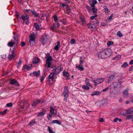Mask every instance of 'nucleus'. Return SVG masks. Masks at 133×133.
Here are the masks:
<instances>
[{"label":"nucleus","instance_id":"obj_38","mask_svg":"<svg viewBox=\"0 0 133 133\" xmlns=\"http://www.w3.org/2000/svg\"><path fill=\"white\" fill-rule=\"evenodd\" d=\"M66 13L68 14H69L71 11V9L69 8V6L68 7H66Z\"/></svg>","mask_w":133,"mask_h":133},{"label":"nucleus","instance_id":"obj_57","mask_svg":"<svg viewBox=\"0 0 133 133\" xmlns=\"http://www.w3.org/2000/svg\"><path fill=\"white\" fill-rule=\"evenodd\" d=\"M25 43L24 42H22L21 44V46H25Z\"/></svg>","mask_w":133,"mask_h":133},{"label":"nucleus","instance_id":"obj_48","mask_svg":"<svg viewBox=\"0 0 133 133\" xmlns=\"http://www.w3.org/2000/svg\"><path fill=\"white\" fill-rule=\"evenodd\" d=\"M12 105V103H9L7 104H6V105L7 107H11Z\"/></svg>","mask_w":133,"mask_h":133},{"label":"nucleus","instance_id":"obj_64","mask_svg":"<svg viewBox=\"0 0 133 133\" xmlns=\"http://www.w3.org/2000/svg\"><path fill=\"white\" fill-rule=\"evenodd\" d=\"M16 12V15L17 16H18L19 15V14L18 13Z\"/></svg>","mask_w":133,"mask_h":133},{"label":"nucleus","instance_id":"obj_7","mask_svg":"<svg viewBox=\"0 0 133 133\" xmlns=\"http://www.w3.org/2000/svg\"><path fill=\"white\" fill-rule=\"evenodd\" d=\"M15 55V54L14 53V51H12L10 53L8 56V58L9 60H12L14 58Z\"/></svg>","mask_w":133,"mask_h":133},{"label":"nucleus","instance_id":"obj_43","mask_svg":"<svg viewBox=\"0 0 133 133\" xmlns=\"http://www.w3.org/2000/svg\"><path fill=\"white\" fill-rule=\"evenodd\" d=\"M75 42V40L74 39H72L70 41V43L71 44H74Z\"/></svg>","mask_w":133,"mask_h":133},{"label":"nucleus","instance_id":"obj_40","mask_svg":"<svg viewBox=\"0 0 133 133\" xmlns=\"http://www.w3.org/2000/svg\"><path fill=\"white\" fill-rule=\"evenodd\" d=\"M1 58L3 59H5L6 58V55L5 54H3L1 56Z\"/></svg>","mask_w":133,"mask_h":133},{"label":"nucleus","instance_id":"obj_42","mask_svg":"<svg viewBox=\"0 0 133 133\" xmlns=\"http://www.w3.org/2000/svg\"><path fill=\"white\" fill-rule=\"evenodd\" d=\"M7 111V109H5L3 112H0V114L2 115H4L6 113Z\"/></svg>","mask_w":133,"mask_h":133},{"label":"nucleus","instance_id":"obj_25","mask_svg":"<svg viewBox=\"0 0 133 133\" xmlns=\"http://www.w3.org/2000/svg\"><path fill=\"white\" fill-rule=\"evenodd\" d=\"M32 11L30 9H26L24 10V12L25 14H31L32 13Z\"/></svg>","mask_w":133,"mask_h":133},{"label":"nucleus","instance_id":"obj_27","mask_svg":"<svg viewBox=\"0 0 133 133\" xmlns=\"http://www.w3.org/2000/svg\"><path fill=\"white\" fill-rule=\"evenodd\" d=\"M21 17L22 19L23 20H26L29 18L28 16L26 15H22Z\"/></svg>","mask_w":133,"mask_h":133},{"label":"nucleus","instance_id":"obj_26","mask_svg":"<svg viewBox=\"0 0 133 133\" xmlns=\"http://www.w3.org/2000/svg\"><path fill=\"white\" fill-rule=\"evenodd\" d=\"M52 123L54 124L56 123L59 125H61V122H59V120H53L52 121Z\"/></svg>","mask_w":133,"mask_h":133},{"label":"nucleus","instance_id":"obj_63","mask_svg":"<svg viewBox=\"0 0 133 133\" xmlns=\"http://www.w3.org/2000/svg\"><path fill=\"white\" fill-rule=\"evenodd\" d=\"M86 112H87V113H89V112H91V111H89L87 110L86 111Z\"/></svg>","mask_w":133,"mask_h":133},{"label":"nucleus","instance_id":"obj_59","mask_svg":"<svg viewBox=\"0 0 133 133\" xmlns=\"http://www.w3.org/2000/svg\"><path fill=\"white\" fill-rule=\"evenodd\" d=\"M132 70H133V66H132L130 68L129 71H131Z\"/></svg>","mask_w":133,"mask_h":133},{"label":"nucleus","instance_id":"obj_6","mask_svg":"<svg viewBox=\"0 0 133 133\" xmlns=\"http://www.w3.org/2000/svg\"><path fill=\"white\" fill-rule=\"evenodd\" d=\"M52 58L51 56H49L47 58L46 60V64L47 65L48 67L50 68L51 64V61Z\"/></svg>","mask_w":133,"mask_h":133},{"label":"nucleus","instance_id":"obj_11","mask_svg":"<svg viewBox=\"0 0 133 133\" xmlns=\"http://www.w3.org/2000/svg\"><path fill=\"white\" fill-rule=\"evenodd\" d=\"M35 37L36 35L34 33L31 34L29 36L30 41L35 42Z\"/></svg>","mask_w":133,"mask_h":133},{"label":"nucleus","instance_id":"obj_19","mask_svg":"<svg viewBox=\"0 0 133 133\" xmlns=\"http://www.w3.org/2000/svg\"><path fill=\"white\" fill-rule=\"evenodd\" d=\"M91 6L92 7V10L93 12L95 14L96 13L97 11V10L95 8V5H91Z\"/></svg>","mask_w":133,"mask_h":133},{"label":"nucleus","instance_id":"obj_62","mask_svg":"<svg viewBox=\"0 0 133 133\" xmlns=\"http://www.w3.org/2000/svg\"><path fill=\"white\" fill-rule=\"evenodd\" d=\"M108 89V88H106L104 89H103V91H104V92H105Z\"/></svg>","mask_w":133,"mask_h":133},{"label":"nucleus","instance_id":"obj_22","mask_svg":"<svg viewBox=\"0 0 133 133\" xmlns=\"http://www.w3.org/2000/svg\"><path fill=\"white\" fill-rule=\"evenodd\" d=\"M100 94L101 93L100 92L98 91H95L94 92V93L91 94V95L92 96H93L94 95L99 96L100 95Z\"/></svg>","mask_w":133,"mask_h":133},{"label":"nucleus","instance_id":"obj_58","mask_svg":"<svg viewBox=\"0 0 133 133\" xmlns=\"http://www.w3.org/2000/svg\"><path fill=\"white\" fill-rule=\"evenodd\" d=\"M121 57V55H118L117 56L115 57L114 58V59H117V58H120Z\"/></svg>","mask_w":133,"mask_h":133},{"label":"nucleus","instance_id":"obj_20","mask_svg":"<svg viewBox=\"0 0 133 133\" xmlns=\"http://www.w3.org/2000/svg\"><path fill=\"white\" fill-rule=\"evenodd\" d=\"M45 111L43 110L42 112H40L39 113H38L37 115L38 116H44L45 113Z\"/></svg>","mask_w":133,"mask_h":133},{"label":"nucleus","instance_id":"obj_33","mask_svg":"<svg viewBox=\"0 0 133 133\" xmlns=\"http://www.w3.org/2000/svg\"><path fill=\"white\" fill-rule=\"evenodd\" d=\"M117 34L119 37H122L123 36L122 34L120 31H117Z\"/></svg>","mask_w":133,"mask_h":133},{"label":"nucleus","instance_id":"obj_47","mask_svg":"<svg viewBox=\"0 0 133 133\" xmlns=\"http://www.w3.org/2000/svg\"><path fill=\"white\" fill-rule=\"evenodd\" d=\"M54 21L56 22L57 21V16L56 15H55L54 16Z\"/></svg>","mask_w":133,"mask_h":133},{"label":"nucleus","instance_id":"obj_31","mask_svg":"<svg viewBox=\"0 0 133 133\" xmlns=\"http://www.w3.org/2000/svg\"><path fill=\"white\" fill-rule=\"evenodd\" d=\"M36 123V122L35 120H32L30 121L29 123V125L30 126H32Z\"/></svg>","mask_w":133,"mask_h":133},{"label":"nucleus","instance_id":"obj_60","mask_svg":"<svg viewBox=\"0 0 133 133\" xmlns=\"http://www.w3.org/2000/svg\"><path fill=\"white\" fill-rule=\"evenodd\" d=\"M118 118H116L114 119V122H116L118 120Z\"/></svg>","mask_w":133,"mask_h":133},{"label":"nucleus","instance_id":"obj_56","mask_svg":"<svg viewBox=\"0 0 133 133\" xmlns=\"http://www.w3.org/2000/svg\"><path fill=\"white\" fill-rule=\"evenodd\" d=\"M88 27L89 28H92V27L91 26V24H88L87 25Z\"/></svg>","mask_w":133,"mask_h":133},{"label":"nucleus","instance_id":"obj_8","mask_svg":"<svg viewBox=\"0 0 133 133\" xmlns=\"http://www.w3.org/2000/svg\"><path fill=\"white\" fill-rule=\"evenodd\" d=\"M63 68L60 66H57L55 68L54 71L55 74H57L62 70Z\"/></svg>","mask_w":133,"mask_h":133},{"label":"nucleus","instance_id":"obj_29","mask_svg":"<svg viewBox=\"0 0 133 133\" xmlns=\"http://www.w3.org/2000/svg\"><path fill=\"white\" fill-rule=\"evenodd\" d=\"M32 13L36 17H38L39 16V14L38 13H37L35 11H32Z\"/></svg>","mask_w":133,"mask_h":133},{"label":"nucleus","instance_id":"obj_37","mask_svg":"<svg viewBox=\"0 0 133 133\" xmlns=\"http://www.w3.org/2000/svg\"><path fill=\"white\" fill-rule=\"evenodd\" d=\"M34 26L35 27V28L37 30H38L39 29V25L37 24V23H35Z\"/></svg>","mask_w":133,"mask_h":133},{"label":"nucleus","instance_id":"obj_46","mask_svg":"<svg viewBox=\"0 0 133 133\" xmlns=\"http://www.w3.org/2000/svg\"><path fill=\"white\" fill-rule=\"evenodd\" d=\"M48 129L49 132L50 133H54V132L52 131V130L48 126Z\"/></svg>","mask_w":133,"mask_h":133},{"label":"nucleus","instance_id":"obj_39","mask_svg":"<svg viewBox=\"0 0 133 133\" xmlns=\"http://www.w3.org/2000/svg\"><path fill=\"white\" fill-rule=\"evenodd\" d=\"M24 68L28 70L30 69L31 68V67L27 65H25L24 66Z\"/></svg>","mask_w":133,"mask_h":133},{"label":"nucleus","instance_id":"obj_53","mask_svg":"<svg viewBox=\"0 0 133 133\" xmlns=\"http://www.w3.org/2000/svg\"><path fill=\"white\" fill-rule=\"evenodd\" d=\"M94 24H96V25H97L98 24V20L96 19H94Z\"/></svg>","mask_w":133,"mask_h":133},{"label":"nucleus","instance_id":"obj_36","mask_svg":"<svg viewBox=\"0 0 133 133\" xmlns=\"http://www.w3.org/2000/svg\"><path fill=\"white\" fill-rule=\"evenodd\" d=\"M114 44V42L111 41H108L107 43V45L108 46H109L111 45H112Z\"/></svg>","mask_w":133,"mask_h":133},{"label":"nucleus","instance_id":"obj_54","mask_svg":"<svg viewBox=\"0 0 133 133\" xmlns=\"http://www.w3.org/2000/svg\"><path fill=\"white\" fill-rule=\"evenodd\" d=\"M45 39L44 38H43L42 41V44H44L45 43V41H44Z\"/></svg>","mask_w":133,"mask_h":133},{"label":"nucleus","instance_id":"obj_21","mask_svg":"<svg viewBox=\"0 0 133 133\" xmlns=\"http://www.w3.org/2000/svg\"><path fill=\"white\" fill-rule=\"evenodd\" d=\"M40 71L39 70H38L37 71H35L33 72L34 75L37 77L38 76L40 75Z\"/></svg>","mask_w":133,"mask_h":133},{"label":"nucleus","instance_id":"obj_34","mask_svg":"<svg viewBox=\"0 0 133 133\" xmlns=\"http://www.w3.org/2000/svg\"><path fill=\"white\" fill-rule=\"evenodd\" d=\"M128 65V64L127 62H125L124 64L121 66L123 68H125Z\"/></svg>","mask_w":133,"mask_h":133},{"label":"nucleus","instance_id":"obj_52","mask_svg":"<svg viewBox=\"0 0 133 133\" xmlns=\"http://www.w3.org/2000/svg\"><path fill=\"white\" fill-rule=\"evenodd\" d=\"M54 25L56 27L58 28L59 27V24L58 23H56L54 24Z\"/></svg>","mask_w":133,"mask_h":133},{"label":"nucleus","instance_id":"obj_15","mask_svg":"<svg viewBox=\"0 0 133 133\" xmlns=\"http://www.w3.org/2000/svg\"><path fill=\"white\" fill-rule=\"evenodd\" d=\"M128 89H127L124 90L123 92V96L124 97H126L128 95Z\"/></svg>","mask_w":133,"mask_h":133},{"label":"nucleus","instance_id":"obj_9","mask_svg":"<svg viewBox=\"0 0 133 133\" xmlns=\"http://www.w3.org/2000/svg\"><path fill=\"white\" fill-rule=\"evenodd\" d=\"M103 7V12L105 14H108L110 12V10L107 6H104Z\"/></svg>","mask_w":133,"mask_h":133},{"label":"nucleus","instance_id":"obj_16","mask_svg":"<svg viewBox=\"0 0 133 133\" xmlns=\"http://www.w3.org/2000/svg\"><path fill=\"white\" fill-rule=\"evenodd\" d=\"M85 82L86 85L88 86L89 87H91L92 88V86L89 82V79L88 78H86L85 81Z\"/></svg>","mask_w":133,"mask_h":133},{"label":"nucleus","instance_id":"obj_1","mask_svg":"<svg viewBox=\"0 0 133 133\" xmlns=\"http://www.w3.org/2000/svg\"><path fill=\"white\" fill-rule=\"evenodd\" d=\"M112 55V51L110 49H106L99 52L98 54L99 58H105Z\"/></svg>","mask_w":133,"mask_h":133},{"label":"nucleus","instance_id":"obj_23","mask_svg":"<svg viewBox=\"0 0 133 133\" xmlns=\"http://www.w3.org/2000/svg\"><path fill=\"white\" fill-rule=\"evenodd\" d=\"M57 44L56 45L54 48V49L56 50H57L60 46V43L59 41L57 42Z\"/></svg>","mask_w":133,"mask_h":133},{"label":"nucleus","instance_id":"obj_3","mask_svg":"<svg viewBox=\"0 0 133 133\" xmlns=\"http://www.w3.org/2000/svg\"><path fill=\"white\" fill-rule=\"evenodd\" d=\"M104 81V78H98L96 80H93V82L94 83V86H96L98 85L103 83Z\"/></svg>","mask_w":133,"mask_h":133},{"label":"nucleus","instance_id":"obj_30","mask_svg":"<svg viewBox=\"0 0 133 133\" xmlns=\"http://www.w3.org/2000/svg\"><path fill=\"white\" fill-rule=\"evenodd\" d=\"M55 109L53 107H50V112L51 114H53L54 113Z\"/></svg>","mask_w":133,"mask_h":133},{"label":"nucleus","instance_id":"obj_17","mask_svg":"<svg viewBox=\"0 0 133 133\" xmlns=\"http://www.w3.org/2000/svg\"><path fill=\"white\" fill-rule=\"evenodd\" d=\"M115 75H111L109 76H107V78H109V79L108 80V83H109L110 81L113 80L114 78Z\"/></svg>","mask_w":133,"mask_h":133},{"label":"nucleus","instance_id":"obj_49","mask_svg":"<svg viewBox=\"0 0 133 133\" xmlns=\"http://www.w3.org/2000/svg\"><path fill=\"white\" fill-rule=\"evenodd\" d=\"M113 16H114V14H111V15L108 18H107L108 20L109 21V20H110L112 18V17Z\"/></svg>","mask_w":133,"mask_h":133},{"label":"nucleus","instance_id":"obj_18","mask_svg":"<svg viewBox=\"0 0 133 133\" xmlns=\"http://www.w3.org/2000/svg\"><path fill=\"white\" fill-rule=\"evenodd\" d=\"M126 113L129 114L133 112V108H129L126 110Z\"/></svg>","mask_w":133,"mask_h":133},{"label":"nucleus","instance_id":"obj_41","mask_svg":"<svg viewBox=\"0 0 133 133\" xmlns=\"http://www.w3.org/2000/svg\"><path fill=\"white\" fill-rule=\"evenodd\" d=\"M91 2L92 4L91 5H95L97 3V1L96 0H92L91 1Z\"/></svg>","mask_w":133,"mask_h":133},{"label":"nucleus","instance_id":"obj_45","mask_svg":"<svg viewBox=\"0 0 133 133\" xmlns=\"http://www.w3.org/2000/svg\"><path fill=\"white\" fill-rule=\"evenodd\" d=\"M97 16V15H95L94 16H91L90 17V19L91 20H93L95 19Z\"/></svg>","mask_w":133,"mask_h":133},{"label":"nucleus","instance_id":"obj_12","mask_svg":"<svg viewBox=\"0 0 133 133\" xmlns=\"http://www.w3.org/2000/svg\"><path fill=\"white\" fill-rule=\"evenodd\" d=\"M43 102V101H42L41 100H39L38 99L35 100L34 101V103L32 104V105L34 106H36L37 104L39 103H40L41 102L42 103Z\"/></svg>","mask_w":133,"mask_h":133},{"label":"nucleus","instance_id":"obj_32","mask_svg":"<svg viewBox=\"0 0 133 133\" xmlns=\"http://www.w3.org/2000/svg\"><path fill=\"white\" fill-rule=\"evenodd\" d=\"M52 114H49L47 116V118L48 119L49 121L51 120V118H52Z\"/></svg>","mask_w":133,"mask_h":133},{"label":"nucleus","instance_id":"obj_61","mask_svg":"<svg viewBox=\"0 0 133 133\" xmlns=\"http://www.w3.org/2000/svg\"><path fill=\"white\" fill-rule=\"evenodd\" d=\"M129 64L130 65L133 64V60H131L129 62Z\"/></svg>","mask_w":133,"mask_h":133},{"label":"nucleus","instance_id":"obj_50","mask_svg":"<svg viewBox=\"0 0 133 133\" xmlns=\"http://www.w3.org/2000/svg\"><path fill=\"white\" fill-rule=\"evenodd\" d=\"M22 61L21 59H19V62L17 63V64L18 66H20L22 64Z\"/></svg>","mask_w":133,"mask_h":133},{"label":"nucleus","instance_id":"obj_35","mask_svg":"<svg viewBox=\"0 0 133 133\" xmlns=\"http://www.w3.org/2000/svg\"><path fill=\"white\" fill-rule=\"evenodd\" d=\"M63 75L66 77H69V75L68 73L66 71H63Z\"/></svg>","mask_w":133,"mask_h":133},{"label":"nucleus","instance_id":"obj_55","mask_svg":"<svg viewBox=\"0 0 133 133\" xmlns=\"http://www.w3.org/2000/svg\"><path fill=\"white\" fill-rule=\"evenodd\" d=\"M99 122H102L104 121V120L103 118H101L99 119Z\"/></svg>","mask_w":133,"mask_h":133},{"label":"nucleus","instance_id":"obj_14","mask_svg":"<svg viewBox=\"0 0 133 133\" xmlns=\"http://www.w3.org/2000/svg\"><path fill=\"white\" fill-rule=\"evenodd\" d=\"M40 61V59L37 57H34L33 59L32 63L34 64H37Z\"/></svg>","mask_w":133,"mask_h":133},{"label":"nucleus","instance_id":"obj_10","mask_svg":"<svg viewBox=\"0 0 133 133\" xmlns=\"http://www.w3.org/2000/svg\"><path fill=\"white\" fill-rule=\"evenodd\" d=\"M10 83L12 85H14L17 86H19V84L18 82L15 79H13L11 80Z\"/></svg>","mask_w":133,"mask_h":133},{"label":"nucleus","instance_id":"obj_44","mask_svg":"<svg viewBox=\"0 0 133 133\" xmlns=\"http://www.w3.org/2000/svg\"><path fill=\"white\" fill-rule=\"evenodd\" d=\"M60 5H62L63 7L65 6L66 7H68V5L67 4H63L62 3H60Z\"/></svg>","mask_w":133,"mask_h":133},{"label":"nucleus","instance_id":"obj_28","mask_svg":"<svg viewBox=\"0 0 133 133\" xmlns=\"http://www.w3.org/2000/svg\"><path fill=\"white\" fill-rule=\"evenodd\" d=\"M82 88L84 89L88 90H89L90 89L89 87L87 85H83L82 86Z\"/></svg>","mask_w":133,"mask_h":133},{"label":"nucleus","instance_id":"obj_4","mask_svg":"<svg viewBox=\"0 0 133 133\" xmlns=\"http://www.w3.org/2000/svg\"><path fill=\"white\" fill-rule=\"evenodd\" d=\"M63 94L64 97V100L66 101L68 96V87H64Z\"/></svg>","mask_w":133,"mask_h":133},{"label":"nucleus","instance_id":"obj_5","mask_svg":"<svg viewBox=\"0 0 133 133\" xmlns=\"http://www.w3.org/2000/svg\"><path fill=\"white\" fill-rule=\"evenodd\" d=\"M82 57H80V64L79 65L76 66V68L81 71H82L84 70L83 65V62L82 61Z\"/></svg>","mask_w":133,"mask_h":133},{"label":"nucleus","instance_id":"obj_2","mask_svg":"<svg viewBox=\"0 0 133 133\" xmlns=\"http://www.w3.org/2000/svg\"><path fill=\"white\" fill-rule=\"evenodd\" d=\"M13 38L14 39L15 42H14L12 41H10L8 44V45L10 47H12L14 46L15 43L16 44H18V41L19 40V39L17 38L15 36H13Z\"/></svg>","mask_w":133,"mask_h":133},{"label":"nucleus","instance_id":"obj_13","mask_svg":"<svg viewBox=\"0 0 133 133\" xmlns=\"http://www.w3.org/2000/svg\"><path fill=\"white\" fill-rule=\"evenodd\" d=\"M54 72L51 73L49 76V79L50 81H53L54 79Z\"/></svg>","mask_w":133,"mask_h":133},{"label":"nucleus","instance_id":"obj_51","mask_svg":"<svg viewBox=\"0 0 133 133\" xmlns=\"http://www.w3.org/2000/svg\"><path fill=\"white\" fill-rule=\"evenodd\" d=\"M45 78V77L44 76H42L40 78V80L41 82H42L43 81Z\"/></svg>","mask_w":133,"mask_h":133},{"label":"nucleus","instance_id":"obj_24","mask_svg":"<svg viewBox=\"0 0 133 133\" xmlns=\"http://www.w3.org/2000/svg\"><path fill=\"white\" fill-rule=\"evenodd\" d=\"M133 118V115L129 114L128 115L126 118V120H129L131 119H132Z\"/></svg>","mask_w":133,"mask_h":133}]
</instances>
